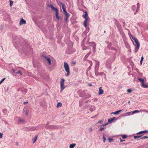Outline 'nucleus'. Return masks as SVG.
Wrapping results in <instances>:
<instances>
[{"mask_svg": "<svg viewBox=\"0 0 148 148\" xmlns=\"http://www.w3.org/2000/svg\"><path fill=\"white\" fill-rule=\"evenodd\" d=\"M99 65V62L98 61L95 62V72L96 76L99 75H101L102 74H103V73H99L98 72Z\"/></svg>", "mask_w": 148, "mask_h": 148, "instance_id": "nucleus-1", "label": "nucleus"}, {"mask_svg": "<svg viewBox=\"0 0 148 148\" xmlns=\"http://www.w3.org/2000/svg\"><path fill=\"white\" fill-rule=\"evenodd\" d=\"M64 68L65 71L67 73L66 76H69L70 73V71L68 63L66 62H64Z\"/></svg>", "mask_w": 148, "mask_h": 148, "instance_id": "nucleus-2", "label": "nucleus"}, {"mask_svg": "<svg viewBox=\"0 0 148 148\" xmlns=\"http://www.w3.org/2000/svg\"><path fill=\"white\" fill-rule=\"evenodd\" d=\"M134 40L136 44V45L134 44V45L136 46V47L135 49V52L136 53L138 51L139 48L140 44L137 38H134Z\"/></svg>", "mask_w": 148, "mask_h": 148, "instance_id": "nucleus-3", "label": "nucleus"}, {"mask_svg": "<svg viewBox=\"0 0 148 148\" xmlns=\"http://www.w3.org/2000/svg\"><path fill=\"white\" fill-rule=\"evenodd\" d=\"M65 80L62 78L61 79L60 81L61 92H62L65 88V86H64V82Z\"/></svg>", "mask_w": 148, "mask_h": 148, "instance_id": "nucleus-4", "label": "nucleus"}, {"mask_svg": "<svg viewBox=\"0 0 148 148\" xmlns=\"http://www.w3.org/2000/svg\"><path fill=\"white\" fill-rule=\"evenodd\" d=\"M36 127H28L24 128V130L26 131H32L36 130Z\"/></svg>", "mask_w": 148, "mask_h": 148, "instance_id": "nucleus-5", "label": "nucleus"}, {"mask_svg": "<svg viewBox=\"0 0 148 148\" xmlns=\"http://www.w3.org/2000/svg\"><path fill=\"white\" fill-rule=\"evenodd\" d=\"M89 45L92 47V50L95 52L96 50V44L94 42H92L90 43Z\"/></svg>", "mask_w": 148, "mask_h": 148, "instance_id": "nucleus-6", "label": "nucleus"}, {"mask_svg": "<svg viewBox=\"0 0 148 148\" xmlns=\"http://www.w3.org/2000/svg\"><path fill=\"white\" fill-rule=\"evenodd\" d=\"M60 4L62 5V8L63 9L64 13H66L67 12L66 9L65 5L62 2H60Z\"/></svg>", "mask_w": 148, "mask_h": 148, "instance_id": "nucleus-7", "label": "nucleus"}, {"mask_svg": "<svg viewBox=\"0 0 148 148\" xmlns=\"http://www.w3.org/2000/svg\"><path fill=\"white\" fill-rule=\"evenodd\" d=\"M43 56L45 59L46 60V61L48 62L49 64L51 65V62L50 59L45 56Z\"/></svg>", "mask_w": 148, "mask_h": 148, "instance_id": "nucleus-8", "label": "nucleus"}, {"mask_svg": "<svg viewBox=\"0 0 148 148\" xmlns=\"http://www.w3.org/2000/svg\"><path fill=\"white\" fill-rule=\"evenodd\" d=\"M46 127L47 128L51 129H56L59 128L58 126L55 125L50 126L49 127V126H47Z\"/></svg>", "mask_w": 148, "mask_h": 148, "instance_id": "nucleus-9", "label": "nucleus"}, {"mask_svg": "<svg viewBox=\"0 0 148 148\" xmlns=\"http://www.w3.org/2000/svg\"><path fill=\"white\" fill-rule=\"evenodd\" d=\"M84 18H85V20L84 22V25L85 27H86L87 26V22L88 20H89L90 19V18L88 17H85Z\"/></svg>", "mask_w": 148, "mask_h": 148, "instance_id": "nucleus-10", "label": "nucleus"}, {"mask_svg": "<svg viewBox=\"0 0 148 148\" xmlns=\"http://www.w3.org/2000/svg\"><path fill=\"white\" fill-rule=\"evenodd\" d=\"M64 13L65 15L64 20L65 21H66L69 16V14L67 12H66V13Z\"/></svg>", "mask_w": 148, "mask_h": 148, "instance_id": "nucleus-11", "label": "nucleus"}, {"mask_svg": "<svg viewBox=\"0 0 148 148\" xmlns=\"http://www.w3.org/2000/svg\"><path fill=\"white\" fill-rule=\"evenodd\" d=\"M49 7L51 8L52 10L55 11L56 12H58V9L57 8L54 7L53 5H49Z\"/></svg>", "mask_w": 148, "mask_h": 148, "instance_id": "nucleus-12", "label": "nucleus"}, {"mask_svg": "<svg viewBox=\"0 0 148 148\" xmlns=\"http://www.w3.org/2000/svg\"><path fill=\"white\" fill-rule=\"evenodd\" d=\"M102 87H99V92H98V94L99 95H101L103 94V93L104 91L102 89Z\"/></svg>", "mask_w": 148, "mask_h": 148, "instance_id": "nucleus-13", "label": "nucleus"}, {"mask_svg": "<svg viewBox=\"0 0 148 148\" xmlns=\"http://www.w3.org/2000/svg\"><path fill=\"white\" fill-rule=\"evenodd\" d=\"M140 4L139 3H138L137 4V7H136V10L134 13L135 15L136 14L138 10L140 8Z\"/></svg>", "mask_w": 148, "mask_h": 148, "instance_id": "nucleus-14", "label": "nucleus"}, {"mask_svg": "<svg viewBox=\"0 0 148 148\" xmlns=\"http://www.w3.org/2000/svg\"><path fill=\"white\" fill-rule=\"evenodd\" d=\"M26 23V21L25 20H24L23 18H22L21 19L20 23L19 24L20 25H23V24H25Z\"/></svg>", "mask_w": 148, "mask_h": 148, "instance_id": "nucleus-15", "label": "nucleus"}, {"mask_svg": "<svg viewBox=\"0 0 148 148\" xmlns=\"http://www.w3.org/2000/svg\"><path fill=\"white\" fill-rule=\"evenodd\" d=\"M122 110H118L115 112H114L112 113V114H113L115 115H118L119 113Z\"/></svg>", "mask_w": 148, "mask_h": 148, "instance_id": "nucleus-16", "label": "nucleus"}, {"mask_svg": "<svg viewBox=\"0 0 148 148\" xmlns=\"http://www.w3.org/2000/svg\"><path fill=\"white\" fill-rule=\"evenodd\" d=\"M55 16L56 18L58 20H59L60 19V17L58 16V12H57L55 13Z\"/></svg>", "mask_w": 148, "mask_h": 148, "instance_id": "nucleus-17", "label": "nucleus"}, {"mask_svg": "<svg viewBox=\"0 0 148 148\" xmlns=\"http://www.w3.org/2000/svg\"><path fill=\"white\" fill-rule=\"evenodd\" d=\"M148 132V131H146V130L141 131H140V132L137 133V134H142L143 133H146Z\"/></svg>", "mask_w": 148, "mask_h": 148, "instance_id": "nucleus-18", "label": "nucleus"}, {"mask_svg": "<svg viewBox=\"0 0 148 148\" xmlns=\"http://www.w3.org/2000/svg\"><path fill=\"white\" fill-rule=\"evenodd\" d=\"M141 86L144 88H147L148 87V86L144 84V82L141 83Z\"/></svg>", "mask_w": 148, "mask_h": 148, "instance_id": "nucleus-19", "label": "nucleus"}, {"mask_svg": "<svg viewBox=\"0 0 148 148\" xmlns=\"http://www.w3.org/2000/svg\"><path fill=\"white\" fill-rule=\"evenodd\" d=\"M37 137H38L37 136H35V137L33 138L32 141H33V143H34L36 141V140L37 139Z\"/></svg>", "mask_w": 148, "mask_h": 148, "instance_id": "nucleus-20", "label": "nucleus"}, {"mask_svg": "<svg viewBox=\"0 0 148 148\" xmlns=\"http://www.w3.org/2000/svg\"><path fill=\"white\" fill-rule=\"evenodd\" d=\"M19 74L21 75L23 74L21 71L20 70H18L17 72L16 73V74Z\"/></svg>", "mask_w": 148, "mask_h": 148, "instance_id": "nucleus-21", "label": "nucleus"}, {"mask_svg": "<svg viewBox=\"0 0 148 148\" xmlns=\"http://www.w3.org/2000/svg\"><path fill=\"white\" fill-rule=\"evenodd\" d=\"M132 9L134 11L135 10L136 11V6L135 5H133L132 7Z\"/></svg>", "mask_w": 148, "mask_h": 148, "instance_id": "nucleus-22", "label": "nucleus"}, {"mask_svg": "<svg viewBox=\"0 0 148 148\" xmlns=\"http://www.w3.org/2000/svg\"><path fill=\"white\" fill-rule=\"evenodd\" d=\"M95 109V107L94 106H92L89 109V110L91 111H93Z\"/></svg>", "mask_w": 148, "mask_h": 148, "instance_id": "nucleus-23", "label": "nucleus"}, {"mask_svg": "<svg viewBox=\"0 0 148 148\" xmlns=\"http://www.w3.org/2000/svg\"><path fill=\"white\" fill-rule=\"evenodd\" d=\"M108 48L110 49H111L112 50H114L115 52L116 51V49L114 47H110V46H108Z\"/></svg>", "mask_w": 148, "mask_h": 148, "instance_id": "nucleus-24", "label": "nucleus"}, {"mask_svg": "<svg viewBox=\"0 0 148 148\" xmlns=\"http://www.w3.org/2000/svg\"><path fill=\"white\" fill-rule=\"evenodd\" d=\"M83 17L84 18H85L86 17H88V14L87 12L85 11V14L84 15H83Z\"/></svg>", "mask_w": 148, "mask_h": 148, "instance_id": "nucleus-25", "label": "nucleus"}, {"mask_svg": "<svg viewBox=\"0 0 148 148\" xmlns=\"http://www.w3.org/2000/svg\"><path fill=\"white\" fill-rule=\"evenodd\" d=\"M76 144H71L70 145L69 147L70 148H74Z\"/></svg>", "mask_w": 148, "mask_h": 148, "instance_id": "nucleus-26", "label": "nucleus"}, {"mask_svg": "<svg viewBox=\"0 0 148 148\" xmlns=\"http://www.w3.org/2000/svg\"><path fill=\"white\" fill-rule=\"evenodd\" d=\"M91 52H89L85 56L84 58H87L91 54Z\"/></svg>", "mask_w": 148, "mask_h": 148, "instance_id": "nucleus-27", "label": "nucleus"}, {"mask_svg": "<svg viewBox=\"0 0 148 148\" xmlns=\"http://www.w3.org/2000/svg\"><path fill=\"white\" fill-rule=\"evenodd\" d=\"M20 68L19 67H18L16 69H14V68H12V71L13 72V73H15L16 74V73L15 72V71H16L17 70V69L18 68Z\"/></svg>", "mask_w": 148, "mask_h": 148, "instance_id": "nucleus-28", "label": "nucleus"}, {"mask_svg": "<svg viewBox=\"0 0 148 148\" xmlns=\"http://www.w3.org/2000/svg\"><path fill=\"white\" fill-rule=\"evenodd\" d=\"M62 105V104L60 102L58 103L57 105V107H61Z\"/></svg>", "mask_w": 148, "mask_h": 148, "instance_id": "nucleus-29", "label": "nucleus"}, {"mask_svg": "<svg viewBox=\"0 0 148 148\" xmlns=\"http://www.w3.org/2000/svg\"><path fill=\"white\" fill-rule=\"evenodd\" d=\"M113 119H109L108 120V122L109 123H112L113 121Z\"/></svg>", "mask_w": 148, "mask_h": 148, "instance_id": "nucleus-30", "label": "nucleus"}, {"mask_svg": "<svg viewBox=\"0 0 148 148\" xmlns=\"http://www.w3.org/2000/svg\"><path fill=\"white\" fill-rule=\"evenodd\" d=\"M83 104V101L82 100H80L79 102V105L80 106H81Z\"/></svg>", "mask_w": 148, "mask_h": 148, "instance_id": "nucleus-31", "label": "nucleus"}, {"mask_svg": "<svg viewBox=\"0 0 148 148\" xmlns=\"http://www.w3.org/2000/svg\"><path fill=\"white\" fill-rule=\"evenodd\" d=\"M108 139L110 143L112 142L113 141V139L112 138H109Z\"/></svg>", "mask_w": 148, "mask_h": 148, "instance_id": "nucleus-32", "label": "nucleus"}, {"mask_svg": "<svg viewBox=\"0 0 148 148\" xmlns=\"http://www.w3.org/2000/svg\"><path fill=\"white\" fill-rule=\"evenodd\" d=\"M138 80L139 81H140L141 82V83H142L144 82V80L143 79H141L140 78H138Z\"/></svg>", "mask_w": 148, "mask_h": 148, "instance_id": "nucleus-33", "label": "nucleus"}, {"mask_svg": "<svg viewBox=\"0 0 148 148\" xmlns=\"http://www.w3.org/2000/svg\"><path fill=\"white\" fill-rule=\"evenodd\" d=\"M139 112V111L138 110H135L134 111L132 112V114H135V113H136L137 112Z\"/></svg>", "mask_w": 148, "mask_h": 148, "instance_id": "nucleus-34", "label": "nucleus"}, {"mask_svg": "<svg viewBox=\"0 0 148 148\" xmlns=\"http://www.w3.org/2000/svg\"><path fill=\"white\" fill-rule=\"evenodd\" d=\"M127 92L129 93H130L132 92V90L131 89H128L127 90Z\"/></svg>", "mask_w": 148, "mask_h": 148, "instance_id": "nucleus-35", "label": "nucleus"}, {"mask_svg": "<svg viewBox=\"0 0 148 148\" xmlns=\"http://www.w3.org/2000/svg\"><path fill=\"white\" fill-rule=\"evenodd\" d=\"M142 136V135H141V136H134V138L135 139L136 138H138Z\"/></svg>", "mask_w": 148, "mask_h": 148, "instance_id": "nucleus-36", "label": "nucleus"}, {"mask_svg": "<svg viewBox=\"0 0 148 148\" xmlns=\"http://www.w3.org/2000/svg\"><path fill=\"white\" fill-rule=\"evenodd\" d=\"M18 120L19 122H24V120L23 119H22L21 118H20Z\"/></svg>", "mask_w": 148, "mask_h": 148, "instance_id": "nucleus-37", "label": "nucleus"}, {"mask_svg": "<svg viewBox=\"0 0 148 148\" xmlns=\"http://www.w3.org/2000/svg\"><path fill=\"white\" fill-rule=\"evenodd\" d=\"M131 114V112H128L125 114V116L130 115Z\"/></svg>", "mask_w": 148, "mask_h": 148, "instance_id": "nucleus-38", "label": "nucleus"}, {"mask_svg": "<svg viewBox=\"0 0 148 148\" xmlns=\"http://www.w3.org/2000/svg\"><path fill=\"white\" fill-rule=\"evenodd\" d=\"M5 78H3L0 81V85L4 81Z\"/></svg>", "mask_w": 148, "mask_h": 148, "instance_id": "nucleus-39", "label": "nucleus"}, {"mask_svg": "<svg viewBox=\"0 0 148 148\" xmlns=\"http://www.w3.org/2000/svg\"><path fill=\"white\" fill-rule=\"evenodd\" d=\"M147 138H148V136H144L142 137V138H140V139H145Z\"/></svg>", "mask_w": 148, "mask_h": 148, "instance_id": "nucleus-40", "label": "nucleus"}, {"mask_svg": "<svg viewBox=\"0 0 148 148\" xmlns=\"http://www.w3.org/2000/svg\"><path fill=\"white\" fill-rule=\"evenodd\" d=\"M10 1V6H11L13 4V2L11 0Z\"/></svg>", "mask_w": 148, "mask_h": 148, "instance_id": "nucleus-41", "label": "nucleus"}, {"mask_svg": "<svg viewBox=\"0 0 148 148\" xmlns=\"http://www.w3.org/2000/svg\"><path fill=\"white\" fill-rule=\"evenodd\" d=\"M103 142H105V141L106 140V138L105 137L104 135L103 136Z\"/></svg>", "mask_w": 148, "mask_h": 148, "instance_id": "nucleus-42", "label": "nucleus"}, {"mask_svg": "<svg viewBox=\"0 0 148 148\" xmlns=\"http://www.w3.org/2000/svg\"><path fill=\"white\" fill-rule=\"evenodd\" d=\"M127 136L125 135H123L122 136V138L123 139H125L127 137Z\"/></svg>", "mask_w": 148, "mask_h": 148, "instance_id": "nucleus-43", "label": "nucleus"}, {"mask_svg": "<svg viewBox=\"0 0 148 148\" xmlns=\"http://www.w3.org/2000/svg\"><path fill=\"white\" fill-rule=\"evenodd\" d=\"M105 128L104 127H101L99 130L100 131H102Z\"/></svg>", "mask_w": 148, "mask_h": 148, "instance_id": "nucleus-44", "label": "nucleus"}, {"mask_svg": "<svg viewBox=\"0 0 148 148\" xmlns=\"http://www.w3.org/2000/svg\"><path fill=\"white\" fill-rule=\"evenodd\" d=\"M108 124V123H105L104 124H102L101 125V126H105L106 125Z\"/></svg>", "mask_w": 148, "mask_h": 148, "instance_id": "nucleus-45", "label": "nucleus"}, {"mask_svg": "<svg viewBox=\"0 0 148 148\" xmlns=\"http://www.w3.org/2000/svg\"><path fill=\"white\" fill-rule=\"evenodd\" d=\"M27 111V110L26 108H24L23 110V112H26Z\"/></svg>", "mask_w": 148, "mask_h": 148, "instance_id": "nucleus-46", "label": "nucleus"}, {"mask_svg": "<svg viewBox=\"0 0 148 148\" xmlns=\"http://www.w3.org/2000/svg\"><path fill=\"white\" fill-rule=\"evenodd\" d=\"M23 92H24L26 93L27 92V90L26 89H24L23 90Z\"/></svg>", "mask_w": 148, "mask_h": 148, "instance_id": "nucleus-47", "label": "nucleus"}, {"mask_svg": "<svg viewBox=\"0 0 148 148\" xmlns=\"http://www.w3.org/2000/svg\"><path fill=\"white\" fill-rule=\"evenodd\" d=\"M97 116V115H95V116L91 117V119L95 118Z\"/></svg>", "mask_w": 148, "mask_h": 148, "instance_id": "nucleus-48", "label": "nucleus"}, {"mask_svg": "<svg viewBox=\"0 0 148 148\" xmlns=\"http://www.w3.org/2000/svg\"><path fill=\"white\" fill-rule=\"evenodd\" d=\"M128 34L129 36H130V38H131V36L132 35L131 33L130 32H129L128 33Z\"/></svg>", "mask_w": 148, "mask_h": 148, "instance_id": "nucleus-49", "label": "nucleus"}, {"mask_svg": "<svg viewBox=\"0 0 148 148\" xmlns=\"http://www.w3.org/2000/svg\"><path fill=\"white\" fill-rule=\"evenodd\" d=\"M2 137V134L0 133V138H1Z\"/></svg>", "mask_w": 148, "mask_h": 148, "instance_id": "nucleus-50", "label": "nucleus"}, {"mask_svg": "<svg viewBox=\"0 0 148 148\" xmlns=\"http://www.w3.org/2000/svg\"><path fill=\"white\" fill-rule=\"evenodd\" d=\"M25 114L26 115H27L28 114V111H26Z\"/></svg>", "mask_w": 148, "mask_h": 148, "instance_id": "nucleus-51", "label": "nucleus"}, {"mask_svg": "<svg viewBox=\"0 0 148 148\" xmlns=\"http://www.w3.org/2000/svg\"><path fill=\"white\" fill-rule=\"evenodd\" d=\"M89 129L90 130V132H91L92 131V127H90Z\"/></svg>", "mask_w": 148, "mask_h": 148, "instance_id": "nucleus-52", "label": "nucleus"}, {"mask_svg": "<svg viewBox=\"0 0 148 148\" xmlns=\"http://www.w3.org/2000/svg\"><path fill=\"white\" fill-rule=\"evenodd\" d=\"M131 37L132 38V39H133L134 40V38H135V37H133V36L132 35L131 36Z\"/></svg>", "mask_w": 148, "mask_h": 148, "instance_id": "nucleus-53", "label": "nucleus"}, {"mask_svg": "<svg viewBox=\"0 0 148 148\" xmlns=\"http://www.w3.org/2000/svg\"><path fill=\"white\" fill-rule=\"evenodd\" d=\"M102 122H103V121L102 120H100V121H98V123H102Z\"/></svg>", "mask_w": 148, "mask_h": 148, "instance_id": "nucleus-54", "label": "nucleus"}, {"mask_svg": "<svg viewBox=\"0 0 148 148\" xmlns=\"http://www.w3.org/2000/svg\"><path fill=\"white\" fill-rule=\"evenodd\" d=\"M143 59H144L143 57V56H142L140 60L143 61Z\"/></svg>", "mask_w": 148, "mask_h": 148, "instance_id": "nucleus-55", "label": "nucleus"}, {"mask_svg": "<svg viewBox=\"0 0 148 148\" xmlns=\"http://www.w3.org/2000/svg\"><path fill=\"white\" fill-rule=\"evenodd\" d=\"M88 85L89 86H92V84H88Z\"/></svg>", "mask_w": 148, "mask_h": 148, "instance_id": "nucleus-56", "label": "nucleus"}, {"mask_svg": "<svg viewBox=\"0 0 148 148\" xmlns=\"http://www.w3.org/2000/svg\"><path fill=\"white\" fill-rule=\"evenodd\" d=\"M28 103V102L27 101H26V102H25L23 103L25 104L27 103Z\"/></svg>", "mask_w": 148, "mask_h": 148, "instance_id": "nucleus-57", "label": "nucleus"}, {"mask_svg": "<svg viewBox=\"0 0 148 148\" xmlns=\"http://www.w3.org/2000/svg\"><path fill=\"white\" fill-rule=\"evenodd\" d=\"M142 62H143L142 60H140V64H142Z\"/></svg>", "mask_w": 148, "mask_h": 148, "instance_id": "nucleus-58", "label": "nucleus"}, {"mask_svg": "<svg viewBox=\"0 0 148 148\" xmlns=\"http://www.w3.org/2000/svg\"><path fill=\"white\" fill-rule=\"evenodd\" d=\"M115 117H113V118H112V119H113V120L114 121V120L115 119Z\"/></svg>", "mask_w": 148, "mask_h": 148, "instance_id": "nucleus-59", "label": "nucleus"}, {"mask_svg": "<svg viewBox=\"0 0 148 148\" xmlns=\"http://www.w3.org/2000/svg\"><path fill=\"white\" fill-rule=\"evenodd\" d=\"M120 140H120L121 142H122L123 141V140H122L121 139V138H120Z\"/></svg>", "mask_w": 148, "mask_h": 148, "instance_id": "nucleus-60", "label": "nucleus"}, {"mask_svg": "<svg viewBox=\"0 0 148 148\" xmlns=\"http://www.w3.org/2000/svg\"><path fill=\"white\" fill-rule=\"evenodd\" d=\"M130 101H128V103L129 104H130Z\"/></svg>", "mask_w": 148, "mask_h": 148, "instance_id": "nucleus-61", "label": "nucleus"}, {"mask_svg": "<svg viewBox=\"0 0 148 148\" xmlns=\"http://www.w3.org/2000/svg\"><path fill=\"white\" fill-rule=\"evenodd\" d=\"M67 53H69H69H68V52H67Z\"/></svg>", "mask_w": 148, "mask_h": 148, "instance_id": "nucleus-62", "label": "nucleus"}, {"mask_svg": "<svg viewBox=\"0 0 148 148\" xmlns=\"http://www.w3.org/2000/svg\"><path fill=\"white\" fill-rule=\"evenodd\" d=\"M92 63L91 64V66H92Z\"/></svg>", "mask_w": 148, "mask_h": 148, "instance_id": "nucleus-63", "label": "nucleus"}, {"mask_svg": "<svg viewBox=\"0 0 148 148\" xmlns=\"http://www.w3.org/2000/svg\"><path fill=\"white\" fill-rule=\"evenodd\" d=\"M105 32H106V31H105L104 32V33H105Z\"/></svg>", "mask_w": 148, "mask_h": 148, "instance_id": "nucleus-64", "label": "nucleus"}]
</instances>
